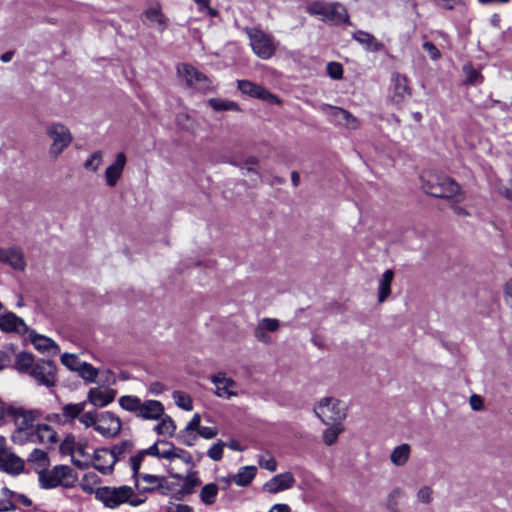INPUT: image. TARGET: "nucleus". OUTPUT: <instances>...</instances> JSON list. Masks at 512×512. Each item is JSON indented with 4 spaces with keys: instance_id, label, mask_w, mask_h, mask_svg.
<instances>
[{
    "instance_id": "nucleus-1",
    "label": "nucleus",
    "mask_w": 512,
    "mask_h": 512,
    "mask_svg": "<svg viewBox=\"0 0 512 512\" xmlns=\"http://www.w3.org/2000/svg\"><path fill=\"white\" fill-rule=\"evenodd\" d=\"M38 410H29L14 404H4L0 410V426L12 422L16 429L12 434L14 443L24 444L36 428L35 422L39 418Z\"/></svg>"
},
{
    "instance_id": "nucleus-2",
    "label": "nucleus",
    "mask_w": 512,
    "mask_h": 512,
    "mask_svg": "<svg viewBox=\"0 0 512 512\" xmlns=\"http://www.w3.org/2000/svg\"><path fill=\"white\" fill-rule=\"evenodd\" d=\"M119 406L125 411L134 413L142 420L155 421L164 415V405L153 399L142 401L134 395H124L118 399Z\"/></svg>"
},
{
    "instance_id": "nucleus-3",
    "label": "nucleus",
    "mask_w": 512,
    "mask_h": 512,
    "mask_svg": "<svg viewBox=\"0 0 512 512\" xmlns=\"http://www.w3.org/2000/svg\"><path fill=\"white\" fill-rule=\"evenodd\" d=\"M422 188L426 194L436 198L454 199L455 202L463 200L460 186L446 175L429 174L424 176Z\"/></svg>"
},
{
    "instance_id": "nucleus-4",
    "label": "nucleus",
    "mask_w": 512,
    "mask_h": 512,
    "mask_svg": "<svg viewBox=\"0 0 512 512\" xmlns=\"http://www.w3.org/2000/svg\"><path fill=\"white\" fill-rule=\"evenodd\" d=\"M38 482L43 489L57 487L73 488L77 482V474L68 465H56L52 469L38 470Z\"/></svg>"
},
{
    "instance_id": "nucleus-5",
    "label": "nucleus",
    "mask_w": 512,
    "mask_h": 512,
    "mask_svg": "<svg viewBox=\"0 0 512 512\" xmlns=\"http://www.w3.org/2000/svg\"><path fill=\"white\" fill-rule=\"evenodd\" d=\"M134 449V443L131 440H124L111 449L101 448L97 449L94 453V460L100 461V459L107 457L108 461L106 464L97 463L93 467L104 475L112 473L113 467L117 461L123 459L127 454H130Z\"/></svg>"
},
{
    "instance_id": "nucleus-6",
    "label": "nucleus",
    "mask_w": 512,
    "mask_h": 512,
    "mask_svg": "<svg viewBox=\"0 0 512 512\" xmlns=\"http://www.w3.org/2000/svg\"><path fill=\"white\" fill-rule=\"evenodd\" d=\"M347 407L344 402L327 397L321 400L314 408L315 414L326 424H340L346 417Z\"/></svg>"
},
{
    "instance_id": "nucleus-7",
    "label": "nucleus",
    "mask_w": 512,
    "mask_h": 512,
    "mask_svg": "<svg viewBox=\"0 0 512 512\" xmlns=\"http://www.w3.org/2000/svg\"><path fill=\"white\" fill-rule=\"evenodd\" d=\"M133 495V488L127 485L119 487L103 486L95 490L96 499L101 501L105 507L111 509L126 503L129 497Z\"/></svg>"
},
{
    "instance_id": "nucleus-8",
    "label": "nucleus",
    "mask_w": 512,
    "mask_h": 512,
    "mask_svg": "<svg viewBox=\"0 0 512 512\" xmlns=\"http://www.w3.org/2000/svg\"><path fill=\"white\" fill-rule=\"evenodd\" d=\"M250 45L253 52L261 59H270L276 51L273 38L260 29L251 28L247 30Z\"/></svg>"
},
{
    "instance_id": "nucleus-9",
    "label": "nucleus",
    "mask_w": 512,
    "mask_h": 512,
    "mask_svg": "<svg viewBox=\"0 0 512 512\" xmlns=\"http://www.w3.org/2000/svg\"><path fill=\"white\" fill-rule=\"evenodd\" d=\"M46 134L52 140L49 153L54 158H57L73 140L69 129L60 123L49 125L46 129Z\"/></svg>"
},
{
    "instance_id": "nucleus-10",
    "label": "nucleus",
    "mask_w": 512,
    "mask_h": 512,
    "mask_svg": "<svg viewBox=\"0 0 512 512\" xmlns=\"http://www.w3.org/2000/svg\"><path fill=\"white\" fill-rule=\"evenodd\" d=\"M56 365L51 360H38L30 371V376L39 384L48 388L56 385Z\"/></svg>"
},
{
    "instance_id": "nucleus-11",
    "label": "nucleus",
    "mask_w": 512,
    "mask_h": 512,
    "mask_svg": "<svg viewBox=\"0 0 512 512\" xmlns=\"http://www.w3.org/2000/svg\"><path fill=\"white\" fill-rule=\"evenodd\" d=\"M122 429L120 418L110 411L99 414L98 422L95 428L99 434L105 438H114L119 435Z\"/></svg>"
},
{
    "instance_id": "nucleus-12",
    "label": "nucleus",
    "mask_w": 512,
    "mask_h": 512,
    "mask_svg": "<svg viewBox=\"0 0 512 512\" xmlns=\"http://www.w3.org/2000/svg\"><path fill=\"white\" fill-rule=\"evenodd\" d=\"M178 73L185 79L189 87H193L202 92L209 90L211 87V82L207 76L191 65L184 64L178 67Z\"/></svg>"
},
{
    "instance_id": "nucleus-13",
    "label": "nucleus",
    "mask_w": 512,
    "mask_h": 512,
    "mask_svg": "<svg viewBox=\"0 0 512 512\" xmlns=\"http://www.w3.org/2000/svg\"><path fill=\"white\" fill-rule=\"evenodd\" d=\"M211 381L216 387L215 394L218 397L230 399L238 395L237 383L225 373L219 372L211 376Z\"/></svg>"
},
{
    "instance_id": "nucleus-14",
    "label": "nucleus",
    "mask_w": 512,
    "mask_h": 512,
    "mask_svg": "<svg viewBox=\"0 0 512 512\" xmlns=\"http://www.w3.org/2000/svg\"><path fill=\"white\" fill-rule=\"evenodd\" d=\"M237 87L243 94H247L251 97L267 101L271 104L280 102L277 96L270 93L262 86H259L249 80H238Z\"/></svg>"
},
{
    "instance_id": "nucleus-15",
    "label": "nucleus",
    "mask_w": 512,
    "mask_h": 512,
    "mask_svg": "<svg viewBox=\"0 0 512 512\" xmlns=\"http://www.w3.org/2000/svg\"><path fill=\"white\" fill-rule=\"evenodd\" d=\"M162 440H157L153 445L146 449L139 450L135 455L129 458V465L133 472L132 477L138 480L139 470L141 468V464L145 458V456H153L158 459H161V449L159 445H161Z\"/></svg>"
},
{
    "instance_id": "nucleus-16",
    "label": "nucleus",
    "mask_w": 512,
    "mask_h": 512,
    "mask_svg": "<svg viewBox=\"0 0 512 512\" xmlns=\"http://www.w3.org/2000/svg\"><path fill=\"white\" fill-rule=\"evenodd\" d=\"M0 470L17 475L24 470V461L13 452L4 449L0 452Z\"/></svg>"
},
{
    "instance_id": "nucleus-17",
    "label": "nucleus",
    "mask_w": 512,
    "mask_h": 512,
    "mask_svg": "<svg viewBox=\"0 0 512 512\" xmlns=\"http://www.w3.org/2000/svg\"><path fill=\"white\" fill-rule=\"evenodd\" d=\"M295 478L291 472H284L274 476L264 484V490L271 494L287 490L294 486Z\"/></svg>"
},
{
    "instance_id": "nucleus-18",
    "label": "nucleus",
    "mask_w": 512,
    "mask_h": 512,
    "mask_svg": "<svg viewBox=\"0 0 512 512\" xmlns=\"http://www.w3.org/2000/svg\"><path fill=\"white\" fill-rule=\"evenodd\" d=\"M393 95L392 100L396 104H401L411 97V89L408 85V79L401 74H395L392 77Z\"/></svg>"
},
{
    "instance_id": "nucleus-19",
    "label": "nucleus",
    "mask_w": 512,
    "mask_h": 512,
    "mask_svg": "<svg viewBox=\"0 0 512 512\" xmlns=\"http://www.w3.org/2000/svg\"><path fill=\"white\" fill-rule=\"evenodd\" d=\"M116 396L114 389L91 388L87 394V401L95 407H105L113 402Z\"/></svg>"
},
{
    "instance_id": "nucleus-20",
    "label": "nucleus",
    "mask_w": 512,
    "mask_h": 512,
    "mask_svg": "<svg viewBox=\"0 0 512 512\" xmlns=\"http://www.w3.org/2000/svg\"><path fill=\"white\" fill-rule=\"evenodd\" d=\"M126 161V155L123 152H119L116 155L115 161L106 168L105 180L109 187H114L117 184L122 176Z\"/></svg>"
},
{
    "instance_id": "nucleus-21",
    "label": "nucleus",
    "mask_w": 512,
    "mask_h": 512,
    "mask_svg": "<svg viewBox=\"0 0 512 512\" xmlns=\"http://www.w3.org/2000/svg\"><path fill=\"white\" fill-rule=\"evenodd\" d=\"M0 329L4 332L25 334L28 327L22 318L13 312H7L0 316Z\"/></svg>"
},
{
    "instance_id": "nucleus-22",
    "label": "nucleus",
    "mask_w": 512,
    "mask_h": 512,
    "mask_svg": "<svg viewBox=\"0 0 512 512\" xmlns=\"http://www.w3.org/2000/svg\"><path fill=\"white\" fill-rule=\"evenodd\" d=\"M135 480V486L139 492L150 493L156 489L163 488V482L165 480L162 476L152 474H141L139 472L138 480Z\"/></svg>"
},
{
    "instance_id": "nucleus-23",
    "label": "nucleus",
    "mask_w": 512,
    "mask_h": 512,
    "mask_svg": "<svg viewBox=\"0 0 512 512\" xmlns=\"http://www.w3.org/2000/svg\"><path fill=\"white\" fill-rule=\"evenodd\" d=\"M27 442L53 444L57 442V433L47 424H37Z\"/></svg>"
},
{
    "instance_id": "nucleus-24",
    "label": "nucleus",
    "mask_w": 512,
    "mask_h": 512,
    "mask_svg": "<svg viewBox=\"0 0 512 512\" xmlns=\"http://www.w3.org/2000/svg\"><path fill=\"white\" fill-rule=\"evenodd\" d=\"M0 261L9 264L15 270H24L25 261L23 253L18 248H0Z\"/></svg>"
},
{
    "instance_id": "nucleus-25",
    "label": "nucleus",
    "mask_w": 512,
    "mask_h": 512,
    "mask_svg": "<svg viewBox=\"0 0 512 512\" xmlns=\"http://www.w3.org/2000/svg\"><path fill=\"white\" fill-rule=\"evenodd\" d=\"M352 38L368 52H379L384 48V44L376 39L374 35L363 30L354 32Z\"/></svg>"
},
{
    "instance_id": "nucleus-26",
    "label": "nucleus",
    "mask_w": 512,
    "mask_h": 512,
    "mask_svg": "<svg viewBox=\"0 0 512 512\" xmlns=\"http://www.w3.org/2000/svg\"><path fill=\"white\" fill-rule=\"evenodd\" d=\"M333 121L349 129H356L359 126L358 120L347 110L339 107H331Z\"/></svg>"
},
{
    "instance_id": "nucleus-27",
    "label": "nucleus",
    "mask_w": 512,
    "mask_h": 512,
    "mask_svg": "<svg viewBox=\"0 0 512 512\" xmlns=\"http://www.w3.org/2000/svg\"><path fill=\"white\" fill-rule=\"evenodd\" d=\"M87 405L86 401L80 402V403H68L62 406V416L66 424H71L74 422L75 419H78L79 416L83 413L85 410V407Z\"/></svg>"
},
{
    "instance_id": "nucleus-28",
    "label": "nucleus",
    "mask_w": 512,
    "mask_h": 512,
    "mask_svg": "<svg viewBox=\"0 0 512 512\" xmlns=\"http://www.w3.org/2000/svg\"><path fill=\"white\" fill-rule=\"evenodd\" d=\"M348 20L346 8L338 2H332L325 22L338 25Z\"/></svg>"
},
{
    "instance_id": "nucleus-29",
    "label": "nucleus",
    "mask_w": 512,
    "mask_h": 512,
    "mask_svg": "<svg viewBox=\"0 0 512 512\" xmlns=\"http://www.w3.org/2000/svg\"><path fill=\"white\" fill-rule=\"evenodd\" d=\"M31 342L38 351L57 354L59 346L50 338L39 334L31 335Z\"/></svg>"
},
{
    "instance_id": "nucleus-30",
    "label": "nucleus",
    "mask_w": 512,
    "mask_h": 512,
    "mask_svg": "<svg viewBox=\"0 0 512 512\" xmlns=\"http://www.w3.org/2000/svg\"><path fill=\"white\" fill-rule=\"evenodd\" d=\"M394 278V272L391 269L386 270L380 280L378 285V301L380 303L384 302L388 296L391 294V284Z\"/></svg>"
},
{
    "instance_id": "nucleus-31",
    "label": "nucleus",
    "mask_w": 512,
    "mask_h": 512,
    "mask_svg": "<svg viewBox=\"0 0 512 512\" xmlns=\"http://www.w3.org/2000/svg\"><path fill=\"white\" fill-rule=\"evenodd\" d=\"M257 468L255 466L241 467L237 474L232 477L234 483L240 487L248 486L255 478Z\"/></svg>"
},
{
    "instance_id": "nucleus-32",
    "label": "nucleus",
    "mask_w": 512,
    "mask_h": 512,
    "mask_svg": "<svg viewBox=\"0 0 512 512\" xmlns=\"http://www.w3.org/2000/svg\"><path fill=\"white\" fill-rule=\"evenodd\" d=\"M145 17L152 23H156L160 31L165 30L167 26V18L161 12L160 5L156 4L149 7L144 12Z\"/></svg>"
},
{
    "instance_id": "nucleus-33",
    "label": "nucleus",
    "mask_w": 512,
    "mask_h": 512,
    "mask_svg": "<svg viewBox=\"0 0 512 512\" xmlns=\"http://www.w3.org/2000/svg\"><path fill=\"white\" fill-rule=\"evenodd\" d=\"M410 446L408 444H401L395 447L390 455L391 462L396 466H403L407 463L410 457Z\"/></svg>"
},
{
    "instance_id": "nucleus-34",
    "label": "nucleus",
    "mask_w": 512,
    "mask_h": 512,
    "mask_svg": "<svg viewBox=\"0 0 512 512\" xmlns=\"http://www.w3.org/2000/svg\"><path fill=\"white\" fill-rule=\"evenodd\" d=\"M34 357L31 353L21 352L16 355L15 368L21 373L30 374L35 365Z\"/></svg>"
},
{
    "instance_id": "nucleus-35",
    "label": "nucleus",
    "mask_w": 512,
    "mask_h": 512,
    "mask_svg": "<svg viewBox=\"0 0 512 512\" xmlns=\"http://www.w3.org/2000/svg\"><path fill=\"white\" fill-rule=\"evenodd\" d=\"M159 423L155 426L154 431L158 435L164 436H173L176 431V424L174 420L167 414L164 415L158 420Z\"/></svg>"
},
{
    "instance_id": "nucleus-36",
    "label": "nucleus",
    "mask_w": 512,
    "mask_h": 512,
    "mask_svg": "<svg viewBox=\"0 0 512 512\" xmlns=\"http://www.w3.org/2000/svg\"><path fill=\"white\" fill-rule=\"evenodd\" d=\"M28 462L35 466L37 474L38 470L46 469L50 464L47 453L41 449H34L28 457Z\"/></svg>"
},
{
    "instance_id": "nucleus-37",
    "label": "nucleus",
    "mask_w": 512,
    "mask_h": 512,
    "mask_svg": "<svg viewBox=\"0 0 512 512\" xmlns=\"http://www.w3.org/2000/svg\"><path fill=\"white\" fill-rule=\"evenodd\" d=\"M331 3L324 0H316L306 6V12L313 16H320L321 20L325 22Z\"/></svg>"
},
{
    "instance_id": "nucleus-38",
    "label": "nucleus",
    "mask_w": 512,
    "mask_h": 512,
    "mask_svg": "<svg viewBox=\"0 0 512 512\" xmlns=\"http://www.w3.org/2000/svg\"><path fill=\"white\" fill-rule=\"evenodd\" d=\"M208 104L215 111H240L239 105L230 100L211 98L208 100Z\"/></svg>"
},
{
    "instance_id": "nucleus-39",
    "label": "nucleus",
    "mask_w": 512,
    "mask_h": 512,
    "mask_svg": "<svg viewBox=\"0 0 512 512\" xmlns=\"http://www.w3.org/2000/svg\"><path fill=\"white\" fill-rule=\"evenodd\" d=\"M218 486L214 483L206 484L200 492V499L206 505H212L216 501Z\"/></svg>"
},
{
    "instance_id": "nucleus-40",
    "label": "nucleus",
    "mask_w": 512,
    "mask_h": 512,
    "mask_svg": "<svg viewBox=\"0 0 512 512\" xmlns=\"http://www.w3.org/2000/svg\"><path fill=\"white\" fill-rule=\"evenodd\" d=\"M172 397L174 399L175 404L185 410V411H191L193 409V402L191 397L182 391H174L172 393Z\"/></svg>"
},
{
    "instance_id": "nucleus-41",
    "label": "nucleus",
    "mask_w": 512,
    "mask_h": 512,
    "mask_svg": "<svg viewBox=\"0 0 512 512\" xmlns=\"http://www.w3.org/2000/svg\"><path fill=\"white\" fill-rule=\"evenodd\" d=\"M14 495V492L10 489L4 487L2 489V496L3 498L0 499V512H8V511H15L16 505L12 501V496Z\"/></svg>"
},
{
    "instance_id": "nucleus-42",
    "label": "nucleus",
    "mask_w": 512,
    "mask_h": 512,
    "mask_svg": "<svg viewBox=\"0 0 512 512\" xmlns=\"http://www.w3.org/2000/svg\"><path fill=\"white\" fill-rule=\"evenodd\" d=\"M463 72L466 76V84L477 85L482 82V75L471 64L464 65Z\"/></svg>"
},
{
    "instance_id": "nucleus-43",
    "label": "nucleus",
    "mask_w": 512,
    "mask_h": 512,
    "mask_svg": "<svg viewBox=\"0 0 512 512\" xmlns=\"http://www.w3.org/2000/svg\"><path fill=\"white\" fill-rule=\"evenodd\" d=\"M61 363L69 370L78 372L85 362L80 361L75 354L64 353L61 356Z\"/></svg>"
},
{
    "instance_id": "nucleus-44",
    "label": "nucleus",
    "mask_w": 512,
    "mask_h": 512,
    "mask_svg": "<svg viewBox=\"0 0 512 512\" xmlns=\"http://www.w3.org/2000/svg\"><path fill=\"white\" fill-rule=\"evenodd\" d=\"M79 376L88 383H93L98 375V370L90 363L85 362L78 371Z\"/></svg>"
},
{
    "instance_id": "nucleus-45",
    "label": "nucleus",
    "mask_w": 512,
    "mask_h": 512,
    "mask_svg": "<svg viewBox=\"0 0 512 512\" xmlns=\"http://www.w3.org/2000/svg\"><path fill=\"white\" fill-rule=\"evenodd\" d=\"M184 482L182 485V492L184 494H191L194 492V488L201 484L200 479L196 476V472H193L183 478Z\"/></svg>"
},
{
    "instance_id": "nucleus-46",
    "label": "nucleus",
    "mask_w": 512,
    "mask_h": 512,
    "mask_svg": "<svg viewBox=\"0 0 512 512\" xmlns=\"http://www.w3.org/2000/svg\"><path fill=\"white\" fill-rule=\"evenodd\" d=\"M102 152L95 151L91 154V156L84 162V168L90 171H97L100 165L102 164Z\"/></svg>"
},
{
    "instance_id": "nucleus-47",
    "label": "nucleus",
    "mask_w": 512,
    "mask_h": 512,
    "mask_svg": "<svg viewBox=\"0 0 512 512\" xmlns=\"http://www.w3.org/2000/svg\"><path fill=\"white\" fill-rule=\"evenodd\" d=\"M99 414L96 411H88L84 412L79 416V421L85 427H93L96 428L97 422H98Z\"/></svg>"
},
{
    "instance_id": "nucleus-48",
    "label": "nucleus",
    "mask_w": 512,
    "mask_h": 512,
    "mask_svg": "<svg viewBox=\"0 0 512 512\" xmlns=\"http://www.w3.org/2000/svg\"><path fill=\"white\" fill-rule=\"evenodd\" d=\"M225 447V442L222 440H218L214 445H212L207 451V456L213 461H220L223 457V450Z\"/></svg>"
},
{
    "instance_id": "nucleus-49",
    "label": "nucleus",
    "mask_w": 512,
    "mask_h": 512,
    "mask_svg": "<svg viewBox=\"0 0 512 512\" xmlns=\"http://www.w3.org/2000/svg\"><path fill=\"white\" fill-rule=\"evenodd\" d=\"M259 163V159L255 156H250L248 157L243 165L240 167L242 171H246L248 174H253L255 175V180H260L261 177H260V174L258 173L257 170L254 169V166L258 165Z\"/></svg>"
},
{
    "instance_id": "nucleus-50",
    "label": "nucleus",
    "mask_w": 512,
    "mask_h": 512,
    "mask_svg": "<svg viewBox=\"0 0 512 512\" xmlns=\"http://www.w3.org/2000/svg\"><path fill=\"white\" fill-rule=\"evenodd\" d=\"M332 426L326 429L323 433V440L326 445H332L338 438L341 429L337 427L338 424H331Z\"/></svg>"
},
{
    "instance_id": "nucleus-51",
    "label": "nucleus",
    "mask_w": 512,
    "mask_h": 512,
    "mask_svg": "<svg viewBox=\"0 0 512 512\" xmlns=\"http://www.w3.org/2000/svg\"><path fill=\"white\" fill-rule=\"evenodd\" d=\"M197 437V432L194 433L193 431H186V428L181 430L177 435L178 440L186 446H193Z\"/></svg>"
},
{
    "instance_id": "nucleus-52",
    "label": "nucleus",
    "mask_w": 512,
    "mask_h": 512,
    "mask_svg": "<svg viewBox=\"0 0 512 512\" xmlns=\"http://www.w3.org/2000/svg\"><path fill=\"white\" fill-rule=\"evenodd\" d=\"M98 481H99V477L96 473L88 472L83 477V483L81 484V488L83 491H85L87 493H92L93 488L91 485L97 483Z\"/></svg>"
},
{
    "instance_id": "nucleus-53",
    "label": "nucleus",
    "mask_w": 512,
    "mask_h": 512,
    "mask_svg": "<svg viewBox=\"0 0 512 512\" xmlns=\"http://www.w3.org/2000/svg\"><path fill=\"white\" fill-rule=\"evenodd\" d=\"M64 445L65 446H69L71 445V449L73 451H75L76 453H78L80 456H89L88 454H86L85 452V448L87 446V443L86 442H75L74 441V438L73 437H67L64 441Z\"/></svg>"
},
{
    "instance_id": "nucleus-54",
    "label": "nucleus",
    "mask_w": 512,
    "mask_h": 512,
    "mask_svg": "<svg viewBox=\"0 0 512 512\" xmlns=\"http://www.w3.org/2000/svg\"><path fill=\"white\" fill-rule=\"evenodd\" d=\"M326 70L327 74L334 80H340L343 77V67L338 62H329Z\"/></svg>"
},
{
    "instance_id": "nucleus-55",
    "label": "nucleus",
    "mask_w": 512,
    "mask_h": 512,
    "mask_svg": "<svg viewBox=\"0 0 512 512\" xmlns=\"http://www.w3.org/2000/svg\"><path fill=\"white\" fill-rule=\"evenodd\" d=\"M257 326L267 332H275L278 330L280 323L277 319L274 318H263L259 321Z\"/></svg>"
},
{
    "instance_id": "nucleus-56",
    "label": "nucleus",
    "mask_w": 512,
    "mask_h": 512,
    "mask_svg": "<svg viewBox=\"0 0 512 512\" xmlns=\"http://www.w3.org/2000/svg\"><path fill=\"white\" fill-rule=\"evenodd\" d=\"M161 445L165 446L166 448L161 449V459L166 460H173L175 459V451L176 447L173 443L168 441H161Z\"/></svg>"
},
{
    "instance_id": "nucleus-57",
    "label": "nucleus",
    "mask_w": 512,
    "mask_h": 512,
    "mask_svg": "<svg viewBox=\"0 0 512 512\" xmlns=\"http://www.w3.org/2000/svg\"><path fill=\"white\" fill-rule=\"evenodd\" d=\"M417 498L420 502L429 504L432 501V489L428 486H423L417 492Z\"/></svg>"
},
{
    "instance_id": "nucleus-58",
    "label": "nucleus",
    "mask_w": 512,
    "mask_h": 512,
    "mask_svg": "<svg viewBox=\"0 0 512 512\" xmlns=\"http://www.w3.org/2000/svg\"><path fill=\"white\" fill-rule=\"evenodd\" d=\"M177 125L185 130L192 129V120L190 116L186 113H180L176 116Z\"/></svg>"
},
{
    "instance_id": "nucleus-59",
    "label": "nucleus",
    "mask_w": 512,
    "mask_h": 512,
    "mask_svg": "<svg viewBox=\"0 0 512 512\" xmlns=\"http://www.w3.org/2000/svg\"><path fill=\"white\" fill-rule=\"evenodd\" d=\"M423 49L428 53L432 60H437L441 57L439 49L432 42H424Z\"/></svg>"
},
{
    "instance_id": "nucleus-60",
    "label": "nucleus",
    "mask_w": 512,
    "mask_h": 512,
    "mask_svg": "<svg viewBox=\"0 0 512 512\" xmlns=\"http://www.w3.org/2000/svg\"><path fill=\"white\" fill-rule=\"evenodd\" d=\"M259 465L271 472H274L277 469V462L272 456H268L267 458L261 457L259 459Z\"/></svg>"
},
{
    "instance_id": "nucleus-61",
    "label": "nucleus",
    "mask_w": 512,
    "mask_h": 512,
    "mask_svg": "<svg viewBox=\"0 0 512 512\" xmlns=\"http://www.w3.org/2000/svg\"><path fill=\"white\" fill-rule=\"evenodd\" d=\"M217 434L218 430L214 427L201 426L200 429L197 431L198 437H202L204 439H212L216 437Z\"/></svg>"
},
{
    "instance_id": "nucleus-62",
    "label": "nucleus",
    "mask_w": 512,
    "mask_h": 512,
    "mask_svg": "<svg viewBox=\"0 0 512 512\" xmlns=\"http://www.w3.org/2000/svg\"><path fill=\"white\" fill-rule=\"evenodd\" d=\"M504 302L512 309V277L506 282L504 286Z\"/></svg>"
},
{
    "instance_id": "nucleus-63",
    "label": "nucleus",
    "mask_w": 512,
    "mask_h": 512,
    "mask_svg": "<svg viewBox=\"0 0 512 512\" xmlns=\"http://www.w3.org/2000/svg\"><path fill=\"white\" fill-rule=\"evenodd\" d=\"M254 336L259 342L264 344H270L272 341L271 337L267 334V331L263 330L259 326L255 328Z\"/></svg>"
},
{
    "instance_id": "nucleus-64",
    "label": "nucleus",
    "mask_w": 512,
    "mask_h": 512,
    "mask_svg": "<svg viewBox=\"0 0 512 512\" xmlns=\"http://www.w3.org/2000/svg\"><path fill=\"white\" fill-rule=\"evenodd\" d=\"M201 416L200 414L196 413L193 415L192 419L187 423L186 425V431H193V432H197L201 425Z\"/></svg>"
}]
</instances>
